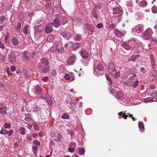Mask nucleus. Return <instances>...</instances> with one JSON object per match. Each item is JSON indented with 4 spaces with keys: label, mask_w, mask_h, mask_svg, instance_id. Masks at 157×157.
<instances>
[{
    "label": "nucleus",
    "mask_w": 157,
    "mask_h": 157,
    "mask_svg": "<svg viewBox=\"0 0 157 157\" xmlns=\"http://www.w3.org/2000/svg\"><path fill=\"white\" fill-rule=\"evenodd\" d=\"M138 56L133 55L131 56L129 58V60L131 61L135 60L137 58Z\"/></svg>",
    "instance_id": "52"
},
{
    "label": "nucleus",
    "mask_w": 157,
    "mask_h": 157,
    "mask_svg": "<svg viewBox=\"0 0 157 157\" xmlns=\"http://www.w3.org/2000/svg\"><path fill=\"white\" fill-rule=\"evenodd\" d=\"M78 151H79V154L80 155H82L84 154L85 152V149L82 148V147H79L78 148Z\"/></svg>",
    "instance_id": "40"
},
{
    "label": "nucleus",
    "mask_w": 157,
    "mask_h": 157,
    "mask_svg": "<svg viewBox=\"0 0 157 157\" xmlns=\"http://www.w3.org/2000/svg\"><path fill=\"white\" fill-rule=\"evenodd\" d=\"M38 148L36 146H34L33 147L32 149L33 152H34V153L35 155H37Z\"/></svg>",
    "instance_id": "47"
},
{
    "label": "nucleus",
    "mask_w": 157,
    "mask_h": 157,
    "mask_svg": "<svg viewBox=\"0 0 157 157\" xmlns=\"http://www.w3.org/2000/svg\"><path fill=\"white\" fill-rule=\"evenodd\" d=\"M35 93L39 95L41 94L42 92L41 88L39 86H36L35 88Z\"/></svg>",
    "instance_id": "31"
},
{
    "label": "nucleus",
    "mask_w": 157,
    "mask_h": 157,
    "mask_svg": "<svg viewBox=\"0 0 157 157\" xmlns=\"http://www.w3.org/2000/svg\"><path fill=\"white\" fill-rule=\"evenodd\" d=\"M46 99L48 104L50 106H52V101L51 97L49 96L48 94H45Z\"/></svg>",
    "instance_id": "21"
},
{
    "label": "nucleus",
    "mask_w": 157,
    "mask_h": 157,
    "mask_svg": "<svg viewBox=\"0 0 157 157\" xmlns=\"http://www.w3.org/2000/svg\"><path fill=\"white\" fill-rule=\"evenodd\" d=\"M76 56L75 54L73 55L68 59L67 61V64L68 65L73 64L75 62Z\"/></svg>",
    "instance_id": "7"
},
{
    "label": "nucleus",
    "mask_w": 157,
    "mask_h": 157,
    "mask_svg": "<svg viewBox=\"0 0 157 157\" xmlns=\"http://www.w3.org/2000/svg\"><path fill=\"white\" fill-rule=\"evenodd\" d=\"M7 130L4 129L2 128L1 130L0 131V133L2 134H5L6 133Z\"/></svg>",
    "instance_id": "59"
},
{
    "label": "nucleus",
    "mask_w": 157,
    "mask_h": 157,
    "mask_svg": "<svg viewBox=\"0 0 157 157\" xmlns=\"http://www.w3.org/2000/svg\"><path fill=\"white\" fill-rule=\"evenodd\" d=\"M92 13L93 16L95 18L97 19L98 18V17L97 14V11L95 8L93 9Z\"/></svg>",
    "instance_id": "36"
},
{
    "label": "nucleus",
    "mask_w": 157,
    "mask_h": 157,
    "mask_svg": "<svg viewBox=\"0 0 157 157\" xmlns=\"http://www.w3.org/2000/svg\"><path fill=\"white\" fill-rule=\"evenodd\" d=\"M34 144L36 145H37V146H39L40 145V143L37 140H34L33 142Z\"/></svg>",
    "instance_id": "60"
},
{
    "label": "nucleus",
    "mask_w": 157,
    "mask_h": 157,
    "mask_svg": "<svg viewBox=\"0 0 157 157\" xmlns=\"http://www.w3.org/2000/svg\"><path fill=\"white\" fill-rule=\"evenodd\" d=\"M6 106H3L2 107L0 108V113L2 115H4L6 114Z\"/></svg>",
    "instance_id": "26"
},
{
    "label": "nucleus",
    "mask_w": 157,
    "mask_h": 157,
    "mask_svg": "<svg viewBox=\"0 0 157 157\" xmlns=\"http://www.w3.org/2000/svg\"><path fill=\"white\" fill-rule=\"evenodd\" d=\"M127 6L128 8H129L132 7L133 6V4L132 2L131 1H128L127 2Z\"/></svg>",
    "instance_id": "42"
},
{
    "label": "nucleus",
    "mask_w": 157,
    "mask_h": 157,
    "mask_svg": "<svg viewBox=\"0 0 157 157\" xmlns=\"http://www.w3.org/2000/svg\"><path fill=\"white\" fill-rule=\"evenodd\" d=\"M21 23L18 22L15 27L16 30L18 32H19L21 30Z\"/></svg>",
    "instance_id": "45"
},
{
    "label": "nucleus",
    "mask_w": 157,
    "mask_h": 157,
    "mask_svg": "<svg viewBox=\"0 0 157 157\" xmlns=\"http://www.w3.org/2000/svg\"><path fill=\"white\" fill-rule=\"evenodd\" d=\"M62 135L60 134L59 133L57 134L56 138L55 139V140L57 141H60L62 140Z\"/></svg>",
    "instance_id": "43"
},
{
    "label": "nucleus",
    "mask_w": 157,
    "mask_h": 157,
    "mask_svg": "<svg viewBox=\"0 0 157 157\" xmlns=\"http://www.w3.org/2000/svg\"><path fill=\"white\" fill-rule=\"evenodd\" d=\"M114 33L115 35L118 37H121L122 36V33L117 29H116L115 30Z\"/></svg>",
    "instance_id": "32"
},
{
    "label": "nucleus",
    "mask_w": 157,
    "mask_h": 157,
    "mask_svg": "<svg viewBox=\"0 0 157 157\" xmlns=\"http://www.w3.org/2000/svg\"><path fill=\"white\" fill-rule=\"evenodd\" d=\"M10 123H6L4 124V127L5 128H10Z\"/></svg>",
    "instance_id": "53"
},
{
    "label": "nucleus",
    "mask_w": 157,
    "mask_h": 157,
    "mask_svg": "<svg viewBox=\"0 0 157 157\" xmlns=\"http://www.w3.org/2000/svg\"><path fill=\"white\" fill-rule=\"evenodd\" d=\"M15 55L13 52L11 53L9 55V62L11 63H13L16 61Z\"/></svg>",
    "instance_id": "13"
},
{
    "label": "nucleus",
    "mask_w": 157,
    "mask_h": 157,
    "mask_svg": "<svg viewBox=\"0 0 157 157\" xmlns=\"http://www.w3.org/2000/svg\"><path fill=\"white\" fill-rule=\"evenodd\" d=\"M25 128L23 127H21L19 129L20 133L21 135H25Z\"/></svg>",
    "instance_id": "41"
},
{
    "label": "nucleus",
    "mask_w": 157,
    "mask_h": 157,
    "mask_svg": "<svg viewBox=\"0 0 157 157\" xmlns=\"http://www.w3.org/2000/svg\"><path fill=\"white\" fill-rule=\"evenodd\" d=\"M110 74L112 75L113 77L116 78H119L120 76V72L118 71L117 72H116L115 70L114 71H113V73H110Z\"/></svg>",
    "instance_id": "33"
},
{
    "label": "nucleus",
    "mask_w": 157,
    "mask_h": 157,
    "mask_svg": "<svg viewBox=\"0 0 157 157\" xmlns=\"http://www.w3.org/2000/svg\"><path fill=\"white\" fill-rule=\"evenodd\" d=\"M29 54V52L28 51H25L23 53L22 56L23 59L25 61H28L29 59V58L28 55Z\"/></svg>",
    "instance_id": "22"
},
{
    "label": "nucleus",
    "mask_w": 157,
    "mask_h": 157,
    "mask_svg": "<svg viewBox=\"0 0 157 157\" xmlns=\"http://www.w3.org/2000/svg\"><path fill=\"white\" fill-rule=\"evenodd\" d=\"M115 70V67L114 63H110L109 64L108 72L109 73H112Z\"/></svg>",
    "instance_id": "12"
},
{
    "label": "nucleus",
    "mask_w": 157,
    "mask_h": 157,
    "mask_svg": "<svg viewBox=\"0 0 157 157\" xmlns=\"http://www.w3.org/2000/svg\"><path fill=\"white\" fill-rule=\"evenodd\" d=\"M47 41L48 42H52L53 40V37L52 35H50L47 37Z\"/></svg>",
    "instance_id": "44"
},
{
    "label": "nucleus",
    "mask_w": 157,
    "mask_h": 157,
    "mask_svg": "<svg viewBox=\"0 0 157 157\" xmlns=\"http://www.w3.org/2000/svg\"><path fill=\"white\" fill-rule=\"evenodd\" d=\"M132 42H130V40L127 42L123 43L121 46L126 50H129L131 47L132 46Z\"/></svg>",
    "instance_id": "9"
},
{
    "label": "nucleus",
    "mask_w": 157,
    "mask_h": 157,
    "mask_svg": "<svg viewBox=\"0 0 157 157\" xmlns=\"http://www.w3.org/2000/svg\"><path fill=\"white\" fill-rule=\"evenodd\" d=\"M64 77L66 80H69L70 81H72L75 79L74 75L72 73L66 74Z\"/></svg>",
    "instance_id": "11"
},
{
    "label": "nucleus",
    "mask_w": 157,
    "mask_h": 157,
    "mask_svg": "<svg viewBox=\"0 0 157 157\" xmlns=\"http://www.w3.org/2000/svg\"><path fill=\"white\" fill-rule=\"evenodd\" d=\"M7 18L6 17L4 16L3 15L0 18V21L1 23V24L5 22V20Z\"/></svg>",
    "instance_id": "49"
},
{
    "label": "nucleus",
    "mask_w": 157,
    "mask_h": 157,
    "mask_svg": "<svg viewBox=\"0 0 157 157\" xmlns=\"http://www.w3.org/2000/svg\"><path fill=\"white\" fill-rule=\"evenodd\" d=\"M23 32L25 34L29 36H30V27L28 25L25 26L23 29Z\"/></svg>",
    "instance_id": "15"
},
{
    "label": "nucleus",
    "mask_w": 157,
    "mask_h": 157,
    "mask_svg": "<svg viewBox=\"0 0 157 157\" xmlns=\"http://www.w3.org/2000/svg\"><path fill=\"white\" fill-rule=\"evenodd\" d=\"M84 29H87L89 30H93L94 29V25L91 24L86 23L83 26Z\"/></svg>",
    "instance_id": "20"
},
{
    "label": "nucleus",
    "mask_w": 157,
    "mask_h": 157,
    "mask_svg": "<svg viewBox=\"0 0 157 157\" xmlns=\"http://www.w3.org/2000/svg\"><path fill=\"white\" fill-rule=\"evenodd\" d=\"M79 53L83 58H86L88 55V52L86 50L83 49H82L79 52Z\"/></svg>",
    "instance_id": "17"
},
{
    "label": "nucleus",
    "mask_w": 157,
    "mask_h": 157,
    "mask_svg": "<svg viewBox=\"0 0 157 157\" xmlns=\"http://www.w3.org/2000/svg\"><path fill=\"white\" fill-rule=\"evenodd\" d=\"M151 96L154 100L157 99V90L154 91L151 94Z\"/></svg>",
    "instance_id": "48"
},
{
    "label": "nucleus",
    "mask_w": 157,
    "mask_h": 157,
    "mask_svg": "<svg viewBox=\"0 0 157 157\" xmlns=\"http://www.w3.org/2000/svg\"><path fill=\"white\" fill-rule=\"evenodd\" d=\"M136 2L140 7H144L147 5V3L145 1L143 0L140 1L139 0H136Z\"/></svg>",
    "instance_id": "14"
},
{
    "label": "nucleus",
    "mask_w": 157,
    "mask_h": 157,
    "mask_svg": "<svg viewBox=\"0 0 157 157\" xmlns=\"http://www.w3.org/2000/svg\"><path fill=\"white\" fill-rule=\"evenodd\" d=\"M73 24L76 26H79L81 25L82 22V19L76 17L72 18Z\"/></svg>",
    "instance_id": "10"
},
{
    "label": "nucleus",
    "mask_w": 157,
    "mask_h": 157,
    "mask_svg": "<svg viewBox=\"0 0 157 157\" xmlns=\"http://www.w3.org/2000/svg\"><path fill=\"white\" fill-rule=\"evenodd\" d=\"M75 149L72 147H69L68 148V151L71 153H73L75 151Z\"/></svg>",
    "instance_id": "54"
},
{
    "label": "nucleus",
    "mask_w": 157,
    "mask_h": 157,
    "mask_svg": "<svg viewBox=\"0 0 157 157\" xmlns=\"http://www.w3.org/2000/svg\"><path fill=\"white\" fill-rule=\"evenodd\" d=\"M115 97L121 103L124 105L128 104L130 102L129 99L125 94H123L121 91L117 92L115 95Z\"/></svg>",
    "instance_id": "1"
},
{
    "label": "nucleus",
    "mask_w": 157,
    "mask_h": 157,
    "mask_svg": "<svg viewBox=\"0 0 157 157\" xmlns=\"http://www.w3.org/2000/svg\"><path fill=\"white\" fill-rule=\"evenodd\" d=\"M150 62L152 68L154 69L155 68V61L154 58V57L152 55H151L150 56Z\"/></svg>",
    "instance_id": "23"
},
{
    "label": "nucleus",
    "mask_w": 157,
    "mask_h": 157,
    "mask_svg": "<svg viewBox=\"0 0 157 157\" xmlns=\"http://www.w3.org/2000/svg\"><path fill=\"white\" fill-rule=\"evenodd\" d=\"M106 78L107 80L109 81V84L110 86L111 87L113 85L112 82L109 76L107 75H106Z\"/></svg>",
    "instance_id": "46"
},
{
    "label": "nucleus",
    "mask_w": 157,
    "mask_h": 157,
    "mask_svg": "<svg viewBox=\"0 0 157 157\" xmlns=\"http://www.w3.org/2000/svg\"><path fill=\"white\" fill-rule=\"evenodd\" d=\"M150 77L152 79L157 80V71L155 70L152 71L150 73Z\"/></svg>",
    "instance_id": "16"
},
{
    "label": "nucleus",
    "mask_w": 157,
    "mask_h": 157,
    "mask_svg": "<svg viewBox=\"0 0 157 157\" xmlns=\"http://www.w3.org/2000/svg\"><path fill=\"white\" fill-rule=\"evenodd\" d=\"M32 116L31 114L29 113L26 114L25 118V120L26 121L29 122L32 119Z\"/></svg>",
    "instance_id": "29"
},
{
    "label": "nucleus",
    "mask_w": 157,
    "mask_h": 157,
    "mask_svg": "<svg viewBox=\"0 0 157 157\" xmlns=\"http://www.w3.org/2000/svg\"><path fill=\"white\" fill-rule=\"evenodd\" d=\"M153 32L150 28H148L141 35V36L145 40H149Z\"/></svg>",
    "instance_id": "4"
},
{
    "label": "nucleus",
    "mask_w": 157,
    "mask_h": 157,
    "mask_svg": "<svg viewBox=\"0 0 157 157\" xmlns=\"http://www.w3.org/2000/svg\"><path fill=\"white\" fill-rule=\"evenodd\" d=\"M111 87H112V86ZM109 89L110 90V92L112 94H114L117 91L116 93V94L117 93V92H119L120 91V90H119V88L118 87L117 88H115L114 87L113 88H110V87H109Z\"/></svg>",
    "instance_id": "25"
},
{
    "label": "nucleus",
    "mask_w": 157,
    "mask_h": 157,
    "mask_svg": "<svg viewBox=\"0 0 157 157\" xmlns=\"http://www.w3.org/2000/svg\"><path fill=\"white\" fill-rule=\"evenodd\" d=\"M68 21V19L67 18L63 17L62 18L61 22L63 25H64L65 24L67 23Z\"/></svg>",
    "instance_id": "39"
},
{
    "label": "nucleus",
    "mask_w": 157,
    "mask_h": 157,
    "mask_svg": "<svg viewBox=\"0 0 157 157\" xmlns=\"http://www.w3.org/2000/svg\"><path fill=\"white\" fill-rule=\"evenodd\" d=\"M154 98L152 97H148L143 99V101L144 102H152V101H157L156 100H154Z\"/></svg>",
    "instance_id": "24"
},
{
    "label": "nucleus",
    "mask_w": 157,
    "mask_h": 157,
    "mask_svg": "<svg viewBox=\"0 0 157 157\" xmlns=\"http://www.w3.org/2000/svg\"><path fill=\"white\" fill-rule=\"evenodd\" d=\"M94 74L99 76L103 75V67L99 62L97 61L94 65Z\"/></svg>",
    "instance_id": "2"
},
{
    "label": "nucleus",
    "mask_w": 157,
    "mask_h": 157,
    "mask_svg": "<svg viewBox=\"0 0 157 157\" xmlns=\"http://www.w3.org/2000/svg\"><path fill=\"white\" fill-rule=\"evenodd\" d=\"M35 34L38 33H40L43 30L42 25H40L38 26L36 25L34 27Z\"/></svg>",
    "instance_id": "19"
},
{
    "label": "nucleus",
    "mask_w": 157,
    "mask_h": 157,
    "mask_svg": "<svg viewBox=\"0 0 157 157\" xmlns=\"http://www.w3.org/2000/svg\"><path fill=\"white\" fill-rule=\"evenodd\" d=\"M152 11L153 13H156L157 12V9L155 6H154L152 7Z\"/></svg>",
    "instance_id": "58"
},
{
    "label": "nucleus",
    "mask_w": 157,
    "mask_h": 157,
    "mask_svg": "<svg viewBox=\"0 0 157 157\" xmlns=\"http://www.w3.org/2000/svg\"><path fill=\"white\" fill-rule=\"evenodd\" d=\"M143 25L141 24L137 25L132 29V33L135 35L140 34L143 31Z\"/></svg>",
    "instance_id": "3"
},
{
    "label": "nucleus",
    "mask_w": 157,
    "mask_h": 157,
    "mask_svg": "<svg viewBox=\"0 0 157 157\" xmlns=\"http://www.w3.org/2000/svg\"><path fill=\"white\" fill-rule=\"evenodd\" d=\"M54 24V26L56 28L58 27L60 23V21L57 18H55L54 20V23H53Z\"/></svg>",
    "instance_id": "27"
},
{
    "label": "nucleus",
    "mask_w": 157,
    "mask_h": 157,
    "mask_svg": "<svg viewBox=\"0 0 157 157\" xmlns=\"http://www.w3.org/2000/svg\"><path fill=\"white\" fill-rule=\"evenodd\" d=\"M58 47L57 45L55 44L53 45L51 48V51L53 52H57L58 50Z\"/></svg>",
    "instance_id": "35"
},
{
    "label": "nucleus",
    "mask_w": 157,
    "mask_h": 157,
    "mask_svg": "<svg viewBox=\"0 0 157 157\" xmlns=\"http://www.w3.org/2000/svg\"><path fill=\"white\" fill-rule=\"evenodd\" d=\"M96 27L98 29H101L103 27V25L101 23H99L97 25Z\"/></svg>",
    "instance_id": "64"
},
{
    "label": "nucleus",
    "mask_w": 157,
    "mask_h": 157,
    "mask_svg": "<svg viewBox=\"0 0 157 157\" xmlns=\"http://www.w3.org/2000/svg\"><path fill=\"white\" fill-rule=\"evenodd\" d=\"M48 77L47 76L43 77L42 78V80L44 82H45L48 79Z\"/></svg>",
    "instance_id": "61"
},
{
    "label": "nucleus",
    "mask_w": 157,
    "mask_h": 157,
    "mask_svg": "<svg viewBox=\"0 0 157 157\" xmlns=\"http://www.w3.org/2000/svg\"><path fill=\"white\" fill-rule=\"evenodd\" d=\"M13 44L15 46L18 45L19 43V41L16 37H13L12 39Z\"/></svg>",
    "instance_id": "28"
},
{
    "label": "nucleus",
    "mask_w": 157,
    "mask_h": 157,
    "mask_svg": "<svg viewBox=\"0 0 157 157\" xmlns=\"http://www.w3.org/2000/svg\"><path fill=\"white\" fill-rule=\"evenodd\" d=\"M54 26L53 23H49L48 25L46 26L45 28V31L46 33H49L52 32L53 30V27Z\"/></svg>",
    "instance_id": "8"
},
{
    "label": "nucleus",
    "mask_w": 157,
    "mask_h": 157,
    "mask_svg": "<svg viewBox=\"0 0 157 157\" xmlns=\"http://www.w3.org/2000/svg\"><path fill=\"white\" fill-rule=\"evenodd\" d=\"M138 127L140 130L141 131H143L144 130V125L142 122H139L138 123Z\"/></svg>",
    "instance_id": "34"
},
{
    "label": "nucleus",
    "mask_w": 157,
    "mask_h": 157,
    "mask_svg": "<svg viewBox=\"0 0 157 157\" xmlns=\"http://www.w3.org/2000/svg\"><path fill=\"white\" fill-rule=\"evenodd\" d=\"M126 111H124V112H121L118 113V115L119 116H122L125 119H127L128 117V115H125Z\"/></svg>",
    "instance_id": "38"
},
{
    "label": "nucleus",
    "mask_w": 157,
    "mask_h": 157,
    "mask_svg": "<svg viewBox=\"0 0 157 157\" xmlns=\"http://www.w3.org/2000/svg\"><path fill=\"white\" fill-rule=\"evenodd\" d=\"M101 8V4L99 3H97L95 4V9H100Z\"/></svg>",
    "instance_id": "56"
},
{
    "label": "nucleus",
    "mask_w": 157,
    "mask_h": 157,
    "mask_svg": "<svg viewBox=\"0 0 157 157\" xmlns=\"http://www.w3.org/2000/svg\"><path fill=\"white\" fill-rule=\"evenodd\" d=\"M6 133L8 134V135L10 136L13 134V131L12 130H10L9 131H7Z\"/></svg>",
    "instance_id": "63"
},
{
    "label": "nucleus",
    "mask_w": 157,
    "mask_h": 157,
    "mask_svg": "<svg viewBox=\"0 0 157 157\" xmlns=\"http://www.w3.org/2000/svg\"><path fill=\"white\" fill-rule=\"evenodd\" d=\"M113 13L114 14L113 17L115 18L119 17L122 15V11L118 8H115L113 10Z\"/></svg>",
    "instance_id": "5"
},
{
    "label": "nucleus",
    "mask_w": 157,
    "mask_h": 157,
    "mask_svg": "<svg viewBox=\"0 0 157 157\" xmlns=\"http://www.w3.org/2000/svg\"><path fill=\"white\" fill-rule=\"evenodd\" d=\"M130 42H132V46L134 47H137L138 46H140L142 45L141 43L138 40L134 39L131 38L130 39Z\"/></svg>",
    "instance_id": "6"
},
{
    "label": "nucleus",
    "mask_w": 157,
    "mask_h": 157,
    "mask_svg": "<svg viewBox=\"0 0 157 157\" xmlns=\"http://www.w3.org/2000/svg\"><path fill=\"white\" fill-rule=\"evenodd\" d=\"M61 33L63 37L67 40H69L71 37V33L69 32H62Z\"/></svg>",
    "instance_id": "18"
},
{
    "label": "nucleus",
    "mask_w": 157,
    "mask_h": 157,
    "mask_svg": "<svg viewBox=\"0 0 157 157\" xmlns=\"http://www.w3.org/2000/svg\"><path fill=\"white\" fill-rule=\"evenodd\" d=\"M79 46V44L78 43H74L72 45V48L74 49H76Z\"/></svg>",
    "instance_id": "51"
},
{
    "label": "nucleus",
    "mask_w": 157,
    "mask_h": 157,
    "mask_svg": "<svg viewBox=\"0 0 157 157\" xmlns=\"http://www.w3.org/2000/svg\"><path fill=\"white\" fill-rule=\"evenodd\" d=\"M42 63L45 65H48L49 64V62L48 60L46 58H42L41 59Z\"/></svg>",
    "instance_id": "30"
},
{
    "label": "nucleus",
    "mask_w": 157,
    "mask_h": 157,
    "mask_svg": "<svg viewBox=\"0 0 157 157\" xmlns=\"http://www.w3.org/2000/svg\"><path fill=\"white\" fill-rule=\"evenodd\" d=\"M139 83V80H137L136 81L133 83V87L134 88L136 87L137 86Z\"/></svg>",
    "instance_id": "55"
},
{
    "label": "nucleus",
    "mask_w": 157,
    "mask_h": 157,
    "mask_svg": "<svg viewBox=\"0 0 157 157\" xmlns=\"http://www.w3.org/2000/svg\"><path fill=\"white\" fill-rule=\"evenodd\" d=\"M82 36L80 34H77L74 37L75 40L76 41H80L82 39Z\"/></svg>",
    "instance_id": "37"
},
{
    "label": "nucleus",
    "mask_w": 157,
    "mask_h": 157,
    "mask_svg": "<svg viewBox=\"0 0 157 157\" xmlns=\"http://www.w3.org/2000/svg\"><path fill=\"white\" fill-rule=\"evenodd\" d=\"M62 118L63 119H68L69 118V116L68 114L64 113L62 115Z\"/></svg>",
    "instance_id": "50"
},
{
    "label": "nucleus",
    "mask_w": 157,
    "mask_h": 157,
    "mask_svg": "<svg viewBox=\"0 0 157 157\" xmlns=\"http://www.w3.org/2000/svg\"><path fill=\"white\" fill-rule=\"evenodd\" d=\"M48 71L49 69L46 68H44L43 70L42 71L43 73H47L48 72Z\"/></svg>",
    "instance_id": "62"
},
{
    "label": "nucleus",
    "mask_w": 157,
    "mask_h": 157,
    "mask_svg": "<svg viewBox=\"0 0 157 157\" xmlns=\"http://www.w3.org/2000/svg\"><path fill=\"white\" fill-rule=\"evenodd\" d=\"M34 128L36 130L38 131L39 130V127L36 123H34L33 124Z\"/></svg>",
    "instance_id": "57"
}]
</instances>
